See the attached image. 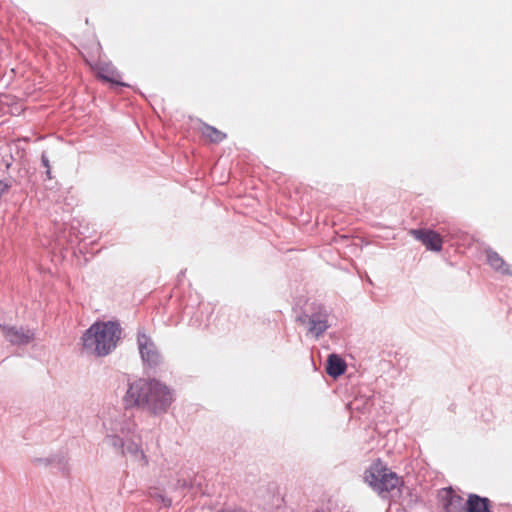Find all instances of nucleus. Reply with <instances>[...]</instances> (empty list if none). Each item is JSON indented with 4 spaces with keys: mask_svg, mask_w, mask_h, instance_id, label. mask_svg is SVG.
<instances>
[{
    "mask_svg": "<svg viewBox=\"0 0 512 512\" xmlns=\"http://www.w3.org/2000/svg\"><path fill=\"white\" fill-rule=\"evenodd\" d=\"M104 443L129 456L141 467H147L149 459L137 435V424L132 415L117 408H108L101 417Z\"/></svg>",
    "mask_w": 512,
    "mask_h": 512,
    "instance_id": "obj_1",
    "label": "nucleus"
},
{
    "mask_svg": "<svg viewBox=\"0 0 512 512\" xmlns=\"http://www.w3.org/2000/svg\"><path fill=\"white\" fill-rule=\"evenodd\" d=\"M174 401L173 391L156 379L140 378L128 384L125 407H137L153 415L166 413Z\"/></svg>",
    "mask_w": 512,
    "mask_h": 512,
    "instance_id": "obj_2",
    "label": "nucleus"
},
{
    "mask_svg": "<svg viewBox=\"0 0 512 512\" xmlns=\"http://www.w3.org/2000/svg\"><path fill=\"white\" fill-rule=\"evenodd\" d=\"M193 474L184 466L166 463L161 468L157 485L149 489V496L164 507L173 502L171 495L182 496V491L192 485Z\"/></svg>",
    "mask_w": 512,
    "mask_h": 512,
    "instance_id": "obj_3",
    "label": "nucleus"
},
{
    "mask_svg": "<svg viewBox=\"0 0 512 512\" xmlns=\"http://www.w3.org/2000/svg\"><path fill=\"white\" fill-rule=\"evenodd\" d=\"M120 334L116 322H96L83 334V347L97 356H106L115 349Z\"/></svg>",
    "mask_w": 512,
    "mask_h": 512,
    "instance_id": "obj_4",
    "label": "nucleus"
},
{
    "mask_svg": "<svg viewBox=\"0 0 512 512\" xmlns=\"http://www.w3.org/2000/svg\"><path fill=\"white\" fill-rule=\"evenodd\" d=\"M298 321L307 324L308 333L318 339L331 326L329 311L323 306H317L311 314L298 317Z\"/></svg>",
    "mask_w": 512,
    "mask_h": 512,
    "instance_id": "obj_5",
    "label": "nucleus"
},
{
    "mask_svg": "<svg viewBox=\"0 0 512 512\" xmlns=\"http://www.w3.org/2000/svg\"><path fill=\"white\" fill-rule=\"evenodd\" d=\"M137 344L144 365L150 368H155L162 363V355L155 343L142 331L138 332Z\"/></svg>",
    "mask_w": 512,
    "mask_h": 512,
    "instance_id": "obj_6",
    "label": "nucleus"
},
{
    "mask_svg": "<svg viewBox=\"0 0 512 512\" xmlns=\"http://www.w3.org/2000/svg\"><path fill=\"white\" fill-rule=\"evenodd\" d=\"M364 481L378 494L384 492V463L381 458H377L366 469Z\"/></svg>",
    "mask_w": 512,
    "mask_h": 512,
    "instance_id": "obj_7",
    "label": "nucleus"
},
{
    "mask_svg": "<svg viewBox=\"0 0 512 512\" xmlns=\"http://www.w3.org/2000/svg\"><path fill=\"white\" fill-rule=\"evenodd\" d=\"M0 329L5 339L13 345H27L35 337L33 330L23 327L0 325Z\"/></svg>",
    "mask_w": 512,
    "mask_h": 512,
    "instance_id": "obj_8",
    "label": "nucleus"
},
{
    "mask_svg": "<svg viewBox=\"0 0 512 512\" xmlns=\"http://www.w3.org/2000/svg\"><path fill=\"white\" fill-rule=\"evenodd\" d=\"M410 234L421 241L423 245L432 251H440L442 249L443 239L439 233L429 229H412Z\"/></svg>",
    "mask_w": 512,
    "mask_h": 512,
    "instance_id": "obj_9",
    "label": "nucleus"
},
{
    "mask_svg": "<svg viewBox=\"0 0 512 512\" xmlns=\"http://www.w3.org/2000/svg\"><path fill=\"white\" fill-rule=\"evenodd\" d=\"M404 490L407 488L404 486L401 477L395 473H386V498L395 503H400L403 497Z\"/></svg>",
    "mask_w": 512,
    "mask_h": 512,
    "instance_id": "obj_10",
    "label": "nucleus"
},
{
    "mask_svg": "<svg viewBox=\"0 0 512 512\" xmlns=\"http://www.w3.org/2000/svg\"><path fill=\"white\" fill-rule=\"evenodd\" d=\"M443 498L445 500V512H467L466 501L451 488L444 490Z\"/></svg>",
    "mask_w": 512,
    "mask_h": 512,
    "instance_id": "obj_11",
    "label": "nucleus"
},
{
    "mask_svg": "<svg viewBox=\"0 0 512 512\" xmlns=\"http://www.w3.org/2000/svg\"><path fill=\"white\" fill-rule=\"evenodd\" d=\"M487 262L495 271L500 272L502 274L511 275L512 270L509 264H507L504 259L495 251L487 250L486 251Z\"/></svg>",
    "mask_w": 512,
    "mask_h": 512,
    "instance_id": "obj_12",
    "label": "nucleus"
},
{
    "mask_svg": "<svg viewBox=\"0 0 512 512\" xmlns=\"http://www.w3.org/2000/svg\"><path fill=\"white\" fill-rule=\"evenodd\" d=\"M467 512H491V502L488 498L470 494L466 501Z\"/></svg>",
    "mask_w": 512,
    "mask_h": 512,
    "instance_id": "obj_13",
    "label": "nucleus"
},
{
    "mask_svg": "<svg viewBox=\"0 0 512 512\" xmlns=\"http://www.w3.org/2000/svg\"><path fill=\"white\" fill-rule=\"evenodd\" d=\"M346 370L345 361L337 354H330L327 360L326 371L332 377L342 375Z\"/></svg>",
    "mask_w": 512,
    "mask_h": 512,
    "instance_id": "obj_14",
    "label": "nucleus"
},
{
    "mask_svg": "<svg viewBox=\"0 0 512 512\" xmlns=\"http://www.w3.org/2000/svg\"><path fill=\"white\" fill-rule=\"evenodd\" d=\"M98 76L108 82L124 85L119 81L120 75L118 71L110 63H101L98 66Z\"/></svg>",
    "mask_w": 512,
    "mask_h": 512,
    "instance_id": "obj_15",
    "label": "nucleus"
},
{
    "mask_svg": "<svg viewBox=\"0 0 512 512\" xmlns=\"http://www.w3.org/2000/svg\"><path fill=\"white\" fill-rule=\"evenodd\" d=\"M202 134L211 142L215 143L221 142L225 138L224 133L209 125H205L202 128Z\"/></svg>",
    "mask_w": 512,
    "mask_h": 512,
    "instance_id": "obj_16",
    "label": "nucleus"
},
{
    "mask_svg": "<svg viewBox=\"0 0 512 512\" xmlns=\"http://www.w3.org/2000/svg\"><path fill=\"white\" fill-rule=\"evenodd\" d=\"M42 163L45 167L49 168V161L45 155H42Z\"/></svg>",
    "mask_w": 512,
    "mask_h": 512,
    "instance_id": "obj_17",
    "label": "nucleus"
}]
</instances>
